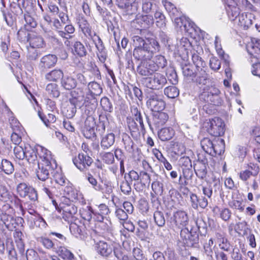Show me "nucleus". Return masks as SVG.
I'll return each mask as SVG.
<instances>
[{
	"label": "nucleus",
	"mask_w": 260,
	"mask_h": 260,
	"mask_svg": "<svg viewBox=\"0 0 260 260\" xmlns=\"http://www.w3.org/2000/svg\"><path fill=\"white\" fill-rule=\"evenodd\" d=\"M25 158L29 164H37L38 160V146L33 147L29 144L24 145Z\"/></svg>",
	"instance_id": "15"
},
{
	"label": "nucleus",
	"mask_w": 260,
	"mask_h": 260,
	"mask_svg": "<svg viewBox=\"0 0 260 260\" xmlns=\"http://www.w3.org/2000/svg\"><path fill=\"white\" fill-rule=\"evenodd\" d=\"M174 23L175 25L179 27L181 30L186 31H189L188 27L190 26V23L184 17L175 18Z\"/></svg>",
	"instance_id": "42"
},
{
	"label": "nucleus",
	"mask_w": 260,
	"mask_h": 260,
	"mask_svg": "<svg viewBox=\"0 0 260 260\" xmlns=\"http://www.w3.org/2000/svg\"><path fill=\"white\" fill-rule=\"evenodd\" d=\"M59 255L63 260H73V254L65 247H60L59 250Z\"/></svg>",
	"instance_id": "59"
},
{
	"label": "nucleus",
	"mask_w": 260,
	"mask_h": 260,
	"mask_svg": "<svg viewBox=\"0 0 260 260\" xmlns=\"http://www.w3.org/2000/svg\"><path fill=\"white\" fill-rule=\"evenodd\" d=\"M201 146L203 150L207 154H210L212 152V148L214 145V141L211 140L208 138H204L201 141Z\"/></svg>",
	"instance_id": "46"
},
{
	"label": "nucleus",
	"mask_w": 260,
	"mask_h": 260,
	"mask_svg": "<svg viewBox=\"0 0 260 260\" xmlns=\"http://www.w3.org/2000/svg\"><path fill=\"white\" fill-rule=\"evenodd\" d=\"M26 41L29 42L30 47L42 48L45 47V43L42 37L35 34H27Z\"/></svg>",
	"instance_id": "20"
},
{
	"label": "nucleus",
	"mask_w": 260,
	"mask_h": 260,
	"mask_svg": "<svg viewBox=\"0 0 260 260\" xmlns=\"http://www.w3.org/2000/svg\"><path fill=\"white\" fill-rule=\"evenodd\" d=\"M0 170L7 175L12 174L14 171L13 164L9 160L3 159L0 162Z\"/></svg>",
	"instance_id": "39"
},
{
	"label": "nucleus",
	"mask_w": 260,
	"mask_h": 260,
	"mask_svg": "<svg viewBox=\"0 0 260 260\" xmlns=\"http://www.w3.org/2000/svg\"><path fill=\"white\" fill-rule=\"evenodd\" d=\"M79 153L77 156L73 158L74 165L82 172L86 171L93 162V159L89 156L87 152Z\"/></svg>",
	"instance_id": "6"
},
{
	"label": "nucleus",
	"mask_w": 260,
	"mask_h": 260,
	"mask_svg": "<svg viewBox=\"0 0 260 260\" xmlns=\"http://www.w3.org/2000/svg\"><path fill=\"white\" fill-rule=\"evenodd\" d=\"M153 218L155 223L158 226L162 227L165 224V218L164 217V213L159 211H155L153 214Z\"/></svg>",
	"instance_id": "54"
},
{
	"label": "nucleus",
	"mask_w": 260,
	"mask_h": 260,
	"mask_svg": "<svg viewBox=\"0 0 260 260\" xmlns=\"http://www.w3.org/2000/svg\"><path fill=\"white\" fill-rule=\"evenodd\" d=\"M38 156L41 160V161H39V162L50 164L52 165V168H57L56 160L53 158L51 152L47 149L38 146Z\"/></svg>",
	"instance_id": "12"
},
{
	"label": "nucleus",
	"mask_w": 260,
	"mask_h": 260,
	"mask_svg": "<svg viewBox=\"0 0 260 260\" xmlns=\"http://www.w3.org/2000/svg\"><path fill=\"white\" fill-rule=\"evenodd\" d=\"M145 46L153 56L155 53L158 52L160 49L158 42L154 38H147Z\"/></svg>",
	"instance_id": "27"
},
{
	"label": "nucleus",
	"mask_w": 260,
	"mask_h": 260,
	"mask_svg": "<svg viewBox=\"0 0 260 260\" xmlns=\"http://www.w3.org/2000/svg\"><path fill=\"white\" fill-rule=\"evenodd\" d=\"M133 46L135 48L144 47L146 44V41L141 37L134 36L133 37Z\"/></svg>",
	"instance_id": "62"
},
{
	"label": "nucleus",
	"mask_w": 260,
	"mask_h": 260,
	"mask_svg": "<svg viewBox=\"0 0 260 260\" xmlns=\"http://www.w3.org/2000/svg\"><path fill=\"white\" fill-rule=\"evenodd\" d=\"M151 178L150 175L145 171L140 172L139 183H134L135 189L139 191L143 190L146 185H149L150 183Z\"/></svg>",
	"instance_id": "22"
},
{
	"label": "nucleus",
	"mask_w": 260,
	"mask_h": 260,
	"mask_svg": "<svg viewBox=\"0 0 260 260\" xmlns=\"http://www.w3.org/2000/svg\"><path fill=\"white\" fill-rule=\"evenodd\" d=\"M63 72L60 69H54L47 73L45 75V78L48 81L57 82L63 76Z\"/></svg>",
	"instance_id": "32"
},
{
	"label": "nucleus",
	"mask_w": 260,
	"mask_h": 260,
	"mask_svg": "<svg viewBox=\"0 0 260 260\" xmlns=\"http://www.w3.org/2000/svg\"><path fill=\"white\" fill-rule=\"evenodd\" d=\"M46 91L52 98H57L60 95L58 86L55 83H49L46 87Z\"/></svg>",
	"instance_id": "43"
},
{
	"label": "nucleus",
	"mask_w": 260,
	"mask_h": 260,
	"mask_svg": "<svg viewBox=\"0 0 260 260\" xmlns=\"http://www.w3.org/2000/svg\"><path fill=\"white\" fill-rule=\"evenodd\" d=\"M180 237L184 244L188 247H196V245L198 243L199 236L196 229L193 228L190 230L188 228L182 229Z\"/></svg>",
	"instance_id": "7"
},
{
	"label": "nucleus",
	"mask_w": 260,
	"mask_h": 260,
	"mask_svg": "<svg viewBox=\"0 0 260 260\" xmlns=\"http://www.w3.org/2000/svg\"><path fill=\"white\" fill-rule=\"evenodd\" d=\"M25 151L24 146L23 147L22 146L17 145L14 147L13 149L15 157L19 160H23L25 158Z\"/></svg>",
	"instance_id": "57"
},
{
	"label": "nucleus",
	"mask_w": 260,
	"mask_h": 260,
	"mask_svg": "<svg viewBox=\"0 0 260 260\" xmlns=\"http://www.w3.org/2000/svg\"><path fill=\"white\" fill-rule=\"evenodd\" d=\"M140 1L135 0L133 3H130L124 11L125 14L131 15L136 13L138 8V3L140 2Z\"/></svg>",
	"instance_id": "60"
},
{
	"label": "nucleus",
	"mask_w": 260,
	"mask_h": 260,
	"mask_svg": "<svg viewBox=\"0 0 260 260\" xmlns=\"http://www.w3.org/2000/svg\"><path fill=\"white\" fill-rule=\"evenodd\" d=\"M190 201L191 206L192 208L198 210L199 207L202 209L205 208L208 206V200L205 197L199 198L197 194L191 193L190 194Z\"/></svg>",
	"instance_id": "21"
},
{
	"label": "nucleus",
	"mask_w": 260,
	"mask_h": 260,
	"mask_svg": "<svg viewBox=\"0 0 260 260\" xmlns=\"http://www.w3.org/2000/svg\"><path fill=\"white\" fill-rule=\"evenodd\" d=\"M52 202L58 212L60 213L62 211L63 217L66 220L72 218L77 212V207L67 199H63L59 206L55 200H52Z\"/></svg>",
	"instance_id": "4"
},
{
	"label": "nucleus",
	"mask_w": 260,
	"mask_h": 260,
	"mask_svg": "<svg viewBox=\"0 0 260 260\" xmlns=\"http://www.w3.org/2000/svg\"><path fill=\"white\" fill-rule=\"evenodd\" d=\"M192 60L196 67V70H198V68H199V69L205 68L206 66L205 62L198 54H193L192 56Z\"/></svg>",
	"instance_id": "63"
},
{
	"label": "nucleus",
	"mask_w": 260,
	"mask_h": 260,
	"mask_svg": "<svg viewBox=\"0 0 260 260\" xmlns=\"http://www.w3.org/2000/svg\"><path fill=\"white\" fill-rule=\"evenodd\" d=\"M61 86L66 90H71L77 86L76 80L71 76H65L62 78Z\"/></svg>",
	"instance_id": "34"
},
{
	"label": "nucleus",
	"mask_w": 260,
	"mask_h": 260,
	"mask_svg": "<svg viewBox=\"0 0 260 260\" xmlns=\"http://www.w3.org/2000/svg\"><path fill=\"white\" fill-rule=\"evenodd\" d=\"M208 132L213 136H221L224 133L225 124L223 120L219 117H214L207 123L206 126Z\"/></svg>",
	"instance_id": "5"
},
{
	"label": "nucleus",
	"mask_w": 260,
	"mask_h": 260,
	"mask_svg": "<svg viewBox=\"0 0 260 260\" xmlns=\"http://www.w3.org/2000/svg\"><path fill=\"white\" fill-rule=\"evenodd\" d=\"M24 26L27 30L35 28L37 26V22L29 12H26L24 14Z\"/></svg>",
	"instance_id": "38"
},
{
	"label": "nucleus",
	"mask_w": 260,
	"mask_h": 260,
	"mask_svg": "<svg viewBox=\"0 0 260 260\" xmlns=\"http://www.w3.org/2000/svg\"><path fill=\"white\" fill-rule=\"evenodd\" d=\"M216 238L220 248L223 250L229 251L230 249V244L228 242L227 239L222 234L218 233L216 234Z\"/></svg>",
	"instance_id": "45"
},
{
	"label": "nucleus",
	"mask_w": 260,
	"mask_h": 260,
	"mask_svg": "<svg viewBox=\"0 0 260 260\" xmlns=\"http://www.w3.org/2000/svg\"><path fill=\"white\" fill-rule=\"evenodd\" d=\"M164 93L169 98L174 99L179 95V91L176 87L170 86L165 88Z\"/></svg>",
	"instance_id": "52"
},
{
	"label": "nucleus",
	"mask_w": 260,
	"mask_h": 260,
	"mask_svg": "<svg viewBox=\"0 0 260 260\" xmlns=\"http://www.w3.org/2000/svg\"><path fill=\"white\" fill-rule=\"evenodd\" d=\"M169 116L165 112H157L153 114V122L154 124L157 127H159L168 121Z\"/></svg>",
	"instance_id": "29"
},
{
	"label": "nucleus",
	"mask_w": 260,
	"mask_h": 260,
	"mask_svg": "<svg viewBox=\"0 0 260 260\" xmlns=\"http://www.w3.org/2000/svg\"><path fill=\"white\" fill-rule=\"evenodd\" d=\"M253 43L250 42L247 45V51L250 55L251 59H255L256 61L258 60L260 55V49L255 47Z\"/></svg>",
	"instance_id": "44"
},
{
	"label": "nucleus",
	"mask_w": 260,
	"mask_h": 260,
	"mask_svg": "<svg viewBox=\"0 0 260 260\" xmlns=\"http://www.w3.org/2000/svg\"><path fill=\"white\" fill-rule=\"evenodd\" d=\"M209 75L204 68L196 70V74L193 82L198 85H206L209 82Z\"/></svg>",
	"instance_id": "24"
},
{
	"label": "nucleus",
	"mask_w": 260,
	"mask_h": 260,
	"mask_svg": "<svg viewBox=\"0 0 260 260\" xmlns=\"http://www.w3.org/2000/svg\"><path fill=\"white\" fill-rule=\"evenodd\" d=\"M101 136V146L103 149H107L111 147L115 143V135L110 133L105 135H102L100 133Z\"/></svg>",
	"instance_id": "26"
},
{
	"label": "nucleus",
	"mask_w": 260,
	"mask_h": 260,
	"mask_svg": "<svg viewBox=\"0 0 260 260\" xmlns=\"http://www.w3.org/2000/svg\"><path fill=\"white\" fill-rule=\"evenodd\" d=\"M142 83L146 87L153 90L162 89L167 84V79L163 74L156 73L150 77L144 78Z\"/></svg>",
	"instance_id": "3"
},
{
	"label": "nucleus",
	"mask_w": 260,
	"mask_h": 260,
	"mask_svg": "<svg viewBox=\"0 0 260 260\" xmlns=\"http://www.w3.org/2000/svg\"><path fill=\"white\" fill-rule=\"evenodd\" d=\"M101 105L103 109L106 112H112L113 105L110 100L106 96L103 97L101 100Z\"/></svg>",
	"instance_id": "58"
},
{
	"label": "nucleus",
	"mask_w": 260,
	"mask_h": 260,
	"mask_svg": "<svg viewBox=\"0 0 260 260\" xmlns=\"http://www.w3.org/2000/svg\"><path fill=\"white\" fill-rule=\"evenodd\" d=\"M77 107H79L78 104L70 103L63 110V112L68 118H72L76 113Z\"/></svg>",
	"instance_id": "50"
},
{
	"label": "nucleus",
	"mask_w": 260,
	"mask_h": 260,
	"mask_svg": "<svg viewBox=\"0 0 260 260\" xmlns=\"http://www.w3.org/2000/svg\"><path fill=\"white\" fill-rule=\"evenodd\" d=\"M88 91L86 92V100L89 103L96 102V96L100 95L103 89L101 85L96 82H90L87 86Z\"/></svg>",
	"instance_id": "8"
},
{
	"label": "nucleus",
	"mask_w": 260,
	"mask_h": 260,
	"mask_svg": "<svg viewBox=\"0 0 260 260\" xmlns=\"http://www.w3.org/2000/svg\"><path fill=\"white\" fill-rule=\"evenodd\" d=\"M229 206L233 209L243 212L244 210V205L242 204V201L233 200L229 202Z\"/></svg>",
	"instance_id": "64"
},
{
	"label": "nucleus",
	"mask_w": 260,
	"mask_h": 260,
	"mask_svg": "<svg viewBox=\"0 0 260 260\" xmlns=\"http://www.w3.org/2000/svg\"><path fill=\"white\" fill-rule=\"evenodd\" d=\"M38 169H36V175L38 179L43 182L42 184V190L44 191L47 196L50 198H52V193L49 189L50 184H51L52 181L51 179H49V174L53 175L55 170L57 169V168H52V165L47 163L38 162Z\"/></svg>",
	"instance_id": "1"
},
{
	"label": "nucleus",
	"mask_w": 260,
	"mask_h": 260,
	"mask_svg": "<svg viewBox=\"0 0 260 260\" xmlns=\"http://www.w3.org/2000/svg\"><path fill=\"white\" fill-rule=\"evenodd\" d=\"M151 63L153 64V67L156 71L160 69H163L167 66V61L165 57L161 55H156L152 60H150Z\"/></svg>",
	"instance_id": "36"
},
{
	"label": "nucleus",
	"mask_w": 260,
	"mask_h": 260,
	"mask_svg": "<svg viewBox=\"0 0 260 260\" xmlns=\"http://www.w3.org/2000/svg\"><path fill=\"white\" fill-rule=\"evenodd\" d=\"M38 241L48 249H56L59 247L57 242H53L52 240L49 238L40 237L38 238Z\"/></svg>",
	"instance_id": "37"
},
{
	"label": "nucleus",
	"mask_w": 260,
	"mask_h": 260,
	"mask_svg": "<svg viewBox=\"0 0 260 260\" xmlns=\"http://www.w3.org/2000/svg\"><path fill=\"white\" fill-rule=\"evenodd\" d=\"M58 171L59 169L57 168V170H55V172H54V173L52 175L56 183L59 184L60 185H65L68 181L66 178L62 176V174L58 172Z\"/></svg>",
	"instance_id": "61"
},
{
	"label": "nucleus",
	"mask_w": 260,
	"mask_h": 260,
	"mask_svg": "<svg viewBox=\"0 0 260 260\" xmlns=\"http://www.w3.org/2000/svg\"><path fill=\"white\" fill-rule=\"evenodd\" d=\"M70 230L72 235L80 239L84 237L85 228L83 226H80L75 223H71L70 225Z\"/></svg>",
	"instance_id": "35"
},
{
	"label": "nucleus",
	"mask_w": 260,
	"mask_h": 260,
	"mask_svg": "<svg viewBox=\"0 0 260 260\" xmlns=\"http://www.w3.org/2000/svg\"><path fill=\"white\" fill-rule=\"evenodd\" d=\"M182 73L184 77L188 79L193 80L196 74V71H193V68L190 65H186L183 66L182 68Z\"/></svg>",
	"instance_id": "51"
},
{
	"label": "nucleus",
	"mask_w": 260,
	"mask_h": 260,
	"mask_svg": "<svg viewBox=\"0 0 260 260\" xmlns=\"http://www.w3.org/2000/svg\"><path fill=\"white\" fill-rule=\"evenodd\" d=\"M38 115L47 126H49V123H54L56 120V118L55 115L53 113H48L47 115L46 116L44 115L40 111H39Z\"/></svg>",
	"instance_id": "49"
},
{
	"label": "nucleus",
	"mask_w": 260,
	"mask_h": 260,
	"mask_svg": "<svg viewBox=\"0 0 260 260\" xmlns=\"http://www.w3.org/2000/svg\"><path fill=\"white\" fill-rule=\"evenodd\" d=\"M78 24L79 28L84 36L93 41H95L94 37L97 35L95 32L92 31L91 27L87 20L83 17H79L78 19Z\"/></svg>",
	"instance_id": "14"
},
{
	"label": "nucleus",
	"mask_w": 260,
	"mask_h": 260,
	"mask_svg": "<svg viewBox=\"0 0 260 260\" xmlns=\"http://www.w3.org/2000/svg\"><path fill=\"white\" fill-rule=\"evenodd\" d=\"M65 24L61 23L58 18H54L52 21V25L54 29L58 33L60 37H63L64 33L63 32V28Z\"/></svg>",
	"instance_id": "56"
},
{
	"label": "nucleus",
	"mask_w": 260,
	"mask_h": 260,
	"mask_svg": "<svg viewBox=\"0 0 260 260\" xmlns=\"http://www.w3.org/2000/svg\"><path fill=\"white\" fill-rule=\"evenodd\" d=\"M220 91L213 87H208L204 88L199 95L201 101L205 103L218 106L221 105L222 100L219 97Z\"/></svg>",
	"instance_id": "2"
},
{
	"label": "nucleus",
	"mask_w": 260,
	"mask_h": 260,
	"mask_svg": "<svg viewBox=\"0 0 260 260\" xmlns=\"http://www.w3.org/2000/svg\"><path fill=\"white\" fill-rule=\"evenodd\" d=\"M137 72L141 76H152L156 70L150 60L149 61L142 62L138 66Z\"/></svg>",
	"instance_id": "19"
},
{
	"label": "nucleus",
	"mask_w": 260,
	"mask_h": 260,
	"mask_svg": "<svg viewBox=\"0 0 260 260\" xmlns=\"http://www.w3.org/2000/svg\"><path fill=\"white\" fill-rule=\"evenodd\" d=\"M136 120L133 118H127V124L130 131L131 135L134 138H137L142 133L141 128L140 129Z\"/></svg>",
	"instance_id": "31"
},
{
	"label": "nucleus",
	"mask_w": 260,
	"mask_h": 260,
	"mask_svg": "<svg viewBox=\"0 0 260 260\" xmlns=\"http://www.w3.org/2000/svg\"><path fill=\"white\" fill-rule=\"evenodd\" d=\"M57 57L54 54H48L42 57L39 64L41 72H45L47 70L55 66L57 61Z\"/></svg>",
	"instance_id": "13"
},
{
	"label": "nucleus",
	"mask_w": 260,
	"mask_h": 260,
	"mask_svg": "<svg viewBox=\"0 0 260 260\" xmlns=\"http://www.w3.org/2000/svg\"><path fill=\"white\" fill-rule=\"evenodd\" d=\"M40 54L35 48L30 47H27V53L26 55L27 59L29 62L37 60Z\"/></svg>",
	"instance_id": "53"
},
{
	"label": "nucleus",
	"mask_w": 260,
	"mask_h": 260,
	"mask_svg": "<svg viewBox=\"0 0 260 260\" xmlns=\"http://www.w3.org/2000/svg\"><path fill=\"white\" fill-rule=\"evenodd\" d=\"M175 132L171 127H165L158 132V136L160 140L166 141L171 140L174 136Z\"/></svg>",
	"instance_id": "33"
},
{
	"label": "nucleus",
	"mask_w": 260,
	"mask_h": 260,
	"mask_svg": "<svg viewBox=\"0 0 260 260\" xmlns=\"http://www.w3.org/2000/svg\"><path fill=\"white\" fill-rule=\"evenodd\" d=\"M137 20L143 25L144 28L148 27L153 23V17L151 15H141L137 17Z\"/></svg>",
	"instance_id": "48"
},
{
	"label": "nucleus",
	"mask_w": 260,
	"mask_h": 260,
	"mask_svg": "<svg viewBox=\"0 0 260 260\" xmlns=\"http://www.w3.org/2000/svg\"><path fill=\"white\" fill-rule=\"evenodd\" d=\"M133 56L138 60H150L153 57L146 46L140 48H134Z\"/></svg>",
	"instance_id": "23"
},
{
	"label": "nucleus",
	"mask_w": 260,
	"mask_h": 260,
	"mask_svg": "<svg viewBox=\"0 0 260 260\" xmlns=\"http://www.w3.org/2000/svg\"><path fill=\"white\" fill-rule=\"evenodd\" d=\"M208 160L205 157L198 155V159L194 165V170L197 176L200 179H204L207 174Z\"/></svg>",
	"instance_id": "10"
},
{
	"label": "nucleus",
	"mask_w": 260,
	"mask_h": 260,
	"mask_svg": "<svg viewBox=\"0 0 260 260\" xmlns=\"http://www.w3.org/2000/svg\"><path fill=\"white\" fill-rule=\"evenodd\" d=\"M95 249L100 255L108 258V260L114 257V251L118 250V249H114L111 244L102 241L96 244Z\"/></svg>",
	"instance_id": "9"
},
{
	"label": "nucleus",
	"mask_w": 260,
	"mask_h": 260,
	"mask_svg": "<svg viewBox=\"0 0 260 260\" xmlns=\"http://www.w3.org/2000/svg\"><path fill=\"white\" fill-rule=\"evenodd\" d=\"M71 98L69 99V103L73 104H78L81 107L84 103H89L86 100V94L85 93L83 88L81 87L77 88L71 92Z\"/></svg>",
	"instance_id": "11"
},
{
	"label": "nucleus",
	"mask_w": 260,
	"mask_h": 260,
	"mask_svg": "<svg viewBox=\"0 0 260 260\" xmlns=\"http://www.w3.org/2000/svg\"><path fill=\"white\" fill-rule=\"evenodd\" d=\"M131 111L133 115L134 116L133 119L139 122L141 128L142 133L144 135L145 133V128L143 121L142 116L140 111L138 110L137 107H133L132 108Z\"/></svg>",
	"instance_id": "40"
},
{
	"label": "nucleus",
	"mask_w": 260,
	"mask_h": 260,
	"mask_svg": "<svg viewBox=\"0 0 260 260\" xmlns=\"http://www.w3.org/2000/svg\"><path fill=\"white\" fill-rule=\"evenodd\" d=\"M173 221L176 226L181 229L187 224L188 221V215L185 211H177L173 214Z\"/></svg>",
	"instance_id": "18"
},
{
	"label": "nucleus",
	"mask_w": 260,
	"mask_h": 260,
	"mask_svg": "<svg viewBox=\"0 0 260 260\" xmlns=\"http://www.w3.org/2000/svg\"><path fill=\"white\" fill-rule=\"evenodd\" d=\"M64 194L67 196L64 199L70 201H79L82 198L81 193L73 187L67 186L64 189Z\"/></svg>",
	"instance_id": "25"
},
{
	"label": "nucleus",
	"mask_w": 260,
	"mask_h": 260,
	"mask_svg": "<svg viewBox=\"0 0 260 260\" xmlns=\"http://www.w3.org/2000/svg\"><path fill=\"white\" fill-rule=\"evenodd\" d=\"M94 119L92 117L89 116L85 121V127L83 130L84 136L89 139H93L96 138L93 125H94Z\"/></svg>",
	"instance_id": "16"
},
{
	"label": "nucleus",
	"mask_w": 260,
	"mask_h": 260,
	"mask_svg": "<svg viewBox=\"0 0 260 260\" xmlns=\"http://www.w3.org/2000/svg\"><path fill=\"white\" fill-rule=\"evenodd\" d=\"M213 147L212 148V152L209 154L215 156L216 155H221L224 151V142L222 139L218 138L214 140Z\"/></svg>",
	"instance_id": "30"
},
{
	"label": "nucleus",
	"mask_w": 260,
	"mask_h": 260,
	"mask_svg": "<svg viewBox=\"0 0 260 260\" xmlns=\"http://www.w3.org/2000/svg\"><path fill=\"white\" fill-rule=\"evenodd\" d=\"M72 46V52L75 55H77L80 57H82L86 55L87 53L86 49L80 41H75L73 43Z\"/></svg>",
	"instance_id": "28"
},
{
	"label": "nucleus",
	"mask_w": 260,
	"mask_h": 260,
	"mask_svg": "<svg viewBox=\"0 0 260 260\" xmlns=\"http://www.w3.org/2000/svg\"><path fill=\"white\" fill-rule=\"evenodd\" d=\"M227 9L228 15L231 19L234 20L240 15V8L236 6L229 5Z\"/></svg>",
	"instance_id": "55"
},
{
	"label": "nucleus",
	"mask_w": 260,
	"mask_h": 260,
	"mask_svg": "<svg viewBox=\"0 0 260 260\" xmlns=\"http://www.w3.org/2000/svg\"><path fill=\"white\" fill-rule=\"evenodd\" d=\"M147 105L155 112L162 111L165 107V102L157 95H152L147 102Z\"/></svg>",
	"instance_id": "17"
},
{
	"label": "nucleus",
	"mask_w": 260,
	"mask_h": 260,
	"mask_svg": "<svg viewBox=\"0 0 260 260\" xmlns=\"http://www.w3.org/2000/svg\"><path fill=\"white\" fill-rule=\"evenodd\" d=\"M122 138L125 149L129 153L133 152L134 150V142L131 137L124 133L122 134Z\"/></svg>",
	"instance_id": "47"
},
{
	"label": "nucleus",
	"mask_w": 260,
	"mask_h": 260,
	"mask_svg": "<svg viewBox=\"0 0 260 260\" xmlns=\"http://www.w3.org/2000/svg\"><path fill=\"white\" fill-rule=\"evenodd\" d=\"M239 18V25L244 29H247L252 25V20L248 18L247 15L245 13L241 14Z\"/></svg>",
	"instance_id": "41"
}]
</instances>
